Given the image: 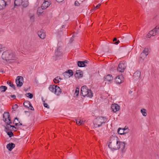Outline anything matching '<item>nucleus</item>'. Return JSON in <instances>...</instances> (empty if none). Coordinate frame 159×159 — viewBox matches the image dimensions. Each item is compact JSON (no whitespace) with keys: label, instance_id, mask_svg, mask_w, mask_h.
<instances>
[{"label":"nucleus","instance_id":"1","mask_svg":"<svg viewBox=\"0 0 159 159\" xmlns=\"http://www.w3.org/2000/svg\"><path fill=\"white\" fill-rule=\"evenodd\" d=\"M119 142L118 138L117 136L112 135L109 138L107 142L108 147L111 150L114 151L119 149Z\"/></svg>","mask_w":159,"mask_h":159},{"label":"nucleus","instance_id":"2","mask_svg":"<svg viewBox=\"0 0 159 159\" xmlns=\"http://www.w3.org/2000/svg\"><path fill=\"white\" fill-rule=\"evenodd\" d=\"M2 57V59L8 62L10 60H14L15 56L13 54L12 51L8 50L3 52Z\"/></svg>","mask_w":159,"mask_h":159},{"label":"nucleus","instance_id":"3","mask_svg":"<svg viewBox=\"0 0 159 159\" xmlns=\"http://www.w3.org/2000/svg\"><path fill=\"white\" fill-rule=\"evenodd\" d=\"M107 119L105 117H100L97 118L94 123V127L97 128L101 126L103 124L105 123L107 120Z\"/></svg>","mask_w":159,"mask_h":159},{"label":"nucleus","instance_id":"4","mask_svg":"<svg viewBox=\"0 0 159 159\" xmlns=\"http://www.w3.org/2000/svg\"><path fill=\"white\" fill-rule=\"evenodd\" d=\"M126 67V65L124 61L120 62L117 67V70L119 72H123Z\"/></svg>","mask_w":159,"mask_h":159},{"label":"nucleus","instance_id":"5","mask_svg":"<svg viewBox=\"0 0 159 159\" xmlns=\"http://www.w3.org/2000/svg\"><path fill=\"white\" fill-rule=\"evenodd\" d=\"M16 83L18 87H21L24 83V80L23 77L18 76L17 77L16 80Z\"/></svg>","mask_w":159,"mask_h":159},{"label":"nucleus","instance_id":"6","mask_svg":"<svg viewBox=\"0 0 159 159\" xmlns=\"http://www.w3.org/2000/svg\"><path fill=\"white\" fill-rule=\"evenodd\" d=\"M89 89L86 86H82L81 89V95L85 97L88 94Z\"/></svg>","mask_w":159,"mask_h":159},{"label":"nucleus","instance_id":"7","mask_svg":"<svg viewBox=\"0 0 159 159\" xmlns=\"http://www.w3.org/2000/svg\"><path fill=\"white\" fill-rule=\"evenodd\" d=\"M73 72L72 70H69L63 73V76L65 78H69L73 75Z\"/></svg>","mask_w":159,"mask_h":159},{"label":"nucleus","instance_id":"8","mask_svg":"<svg viewBox=\"0 0 159 159\" xmlns=\"http://www.w3.org/2000/svg\"><path fill=\"white\" fill-rule=\"evenodd\" d=\"M124 80V78L123 76L118 75L115 78V81L116 83L120 84Z\"/></svg>","mask_w":159,"mask_h":159},{"label":"nucleus","instance_id":"9","mask_svg":"<svg viewBox=\"0 0 159 159\" xmlns=\"http://www.w3.org/2000/svg\"><path fill=\"white\" fill-rule=\"evenodd\" d=\"M141 75V72L139 71H137L135 72L133 75V79L134 80H137L139 79Z\"/></svg>","mask_w":159,"mask_h":159},{"label":"nucleus","instance_id":"10","mask_svg":"<svg viewBox=\"0 0 159 159\" xmlns=\"http://www.w3.org/2000/svg\"><path fill=\"white\" fill-rule=\"evenodd\" d=\"M7 119L9 121H11V119L10 118V115L9 113L8 112H5L3 114V120L5 122L7 121Z\"/></svg>","mask_w":159,"mask_h":159},{"label":"nucleus","instance_id":"11","mask_svg":"<svg viewBox=\"0 0 159 159\" xmlns=\"http://www.w3.org/2000/svg\"><path fill=\"white\" fill-rule=\"evenodd\" d=\"M74 75L76 78L80 79L83 76V72L80 70H77Z\"/></svg>","mask_w":159,"mask_h":159},{"label":"nucleus","instance_id":"12","mask_svg":"<svg viewBox=\"0 0 159 159\" xmlns=\"http://www.w3.org/2000/svg\"><path fill=\"white\" fill-rule=\"evenodd\" d=\"M112 111L115 112L119 111L120 109V106L116 104H113L111 106Z\"/></svg>","mask_w":159,"mask_h":159},{"label":"nucleus","instance_id":"13","mask_svg":"<svg viewBox=\"0 0 159 159\" xmlns=\"http://www.w3.org/2000/svg\"><path fill=\"white\" fill-rule=\"evenodd\" d=\"M51 4V3L50 2L48 1L44 0V1L42 4L41 6L43 9H46Z\"/></svg>","mask_w":159,"mask_h":159},{"label":"nucleus","instance_id":"14","mask_svg":"<svg viewBox=\"0 0 159 159\" xmlns=\"http://www.w3.org/2000/svg\"><path fill=\"white\" fill-rule=\"evenodd\" d=\"M15 146V144L13 143H9L7 145L6 147L9 151H11Z\"/></svg>","mask_w":159,"mask_h":159},{"label":"nucleus","instance_id":"15","mask_svg":"<svg viewBox=\"0 0 159 159\" xmlns=\"http://www.w3.org/2000/svg\"><path fill=\"white\" fill-rule=\"evenodd\" d=\"M118 145L119 146H120V148H121L122 152H124L125 151L124 149L125 148V143L124 142L119 141Z\"/></svg>","mask_w":159,"mask_h":159},{"label":"nucleus","instance_id":"16","mask_svg":"<svg viewBox=\"0 0 159 159\" xmlns=\"http://www.w3.org/2000/svg\"><path fill=\"white\" fill-rule=\"evenodd\" d=\"M38 34L39 37L42 39H44L46 36L45 33L42 30L39 31Z\"/></svg>","mask_w":159,"mask_h":159},{"label":"nucleus","instance_id":"17","mask_svg":"<svg viewBox=\"0 0 159 159\" xmlns=\"http://www.w3.org/2000/svg\"><path fill=\"white\" fill-rule=\"evenodd\" d=\"M55 88L54 93L57 95H59L61 93V89L58 86H56Z\"/></svg>","mask_w":159,"mask_h":159},{"label":"nucleus","instance_id":"18","mask_svg":"<svg viewBox=\"0 0 159 159\" xmlns=\"http://www.w3.org/2000/svg\"><path fill=\"white\" fill-rule=\"evenodd\" d=\"M13 127H14V125H11L7 124L6 126H5V128L7 130H10L11 131L14 130L13 129Z\"/></svg>","mask_w":159,"mask_h":159},{"label":"nucleus","instance_id":"19","mask_svg":"<svg viewBox=\"0 0 159 159\" xmlns=\"http://www.w3.org/2000/svg\"><path fill=\"white\" fill-rule=\"evenodd\" d=\"M6 6V3H5L4 1L0 0V10L3 9Z\"/></svg>","mask_w":159,"mask_h":159},{"label":"nucleus","instance_id":"20","mask_svg":"<svg viewBox=\"0 0 159 159\" xmlns=\"http://www.w3.org/2000/svg\"><path fill=\"white\" fill-rule=\"evenodd\" d=\"M105 80L110 82L113 80V77L111 75L109 74L105 76Z\"/></svg>","mask_w":159,"mask_h":159},{"label":"nucleus","instance_id":"21","mask_svg":"<svg viewBox=\"0 0 159 159\" xmlns=\"http://www.w3.org/2000/svg\"><path fill=\"white\" fill-rule=\"evenodd\" d=\"M43 7H39L38 8V10L37 11V14L38 15H40L43 12Z\"/></svg>","mask_w":159,"mask_h":159},{"label":"nucleus","instance_id":"22","mask_svg":"<svg viewBox=\"0 0 159 159\" xmlns=\"http://www.w3.org/2000/svg\"><path fill=\"white\" fill-rule=\"evenodd\" d=\"M56 86H57V85H55L54 84L53 85H50L49 89V90L52 92L54 93L55 91V88H56Z\"/></svg>","mask_w":159,"mask_h":159},{"label":"nucleus","instance_id":"23","mask_svg":"<svg viewBox=\"0 0 159 159\" xmlns=\"http://www.w3.org/2000/svg\"><path fill=\"white\" fill-rule=\"evenodd\" d=\"M147 55L145 54V53H143L142 52L140 54V57H139V60L141 61H143L144 58L147 56Z\"/></svg>","mask_w":159,"mask_h":159},{"label":"nucleus","instance_id":"24","mask_svg":"<svg viewBox=\"0 0 159 159\" xmlns=\"http://www.w3.org/2000/svg\"><path fill=\"white\" fill-rule=\"evenodd\" d=\"M78 66L80 67L86 66V65L83 61H78L77 62Z\"/></svg>","mask_w":159,"mask_h":159},{"label":"nucleus","instance_id":"25","mask_svg":"<svg viewBox=\"0 0 159 159\" xmlns=\"http://www.w3.org/2000/svg\"><path fill=\"white\" fill-rule=\"evenodd\" d=\"M21 2H22V0H15L14 1L15 6H20V5Z\"/></svg>","mask_w":159,"mask_h":159},{"label":"nucleus","instance_id":"26","mask_svg":"<svg viewBox=\"0 0 159 159\" xmlns=\"http://www.w3.org/2000/svg\"><path fill=\"white\" fill-rule=\"evenodd\" d=\"M21 4L23 7H26L28 5L29 2L27 0H25L22 1Z\"/></svg>","mask_w":159,"mask_h":159},{"label":"nucleus","instance_id":"27","mask_svg":"<svg viewBox=\"0 0 159 159\" xmlns=\"http://www.w3.org/2000/svg\"><path fill=\"white\" fill-rule=\"evenodd\" d=\"M61 80L60 77L57 76L54 79L53 81L55 84H57L60 82Z\"/></svg>","mask_w":159,"mask_h":159},{"label":"nucleus","instance_id":"28","mask_svg":"<svg viewBox=\"0 0 159 159\" xmlns=\"http://www.w3.org/2000/svg\"><path fill=\"white\" fill-rule=\"evenodd\" d=\"M7 84H9L10 86L13 88L14 90H15L16 89V88L15 86L13 84V83H11V81L8 80L7 82Z\"/></svg>","mask_w":159,"mask_h":159},{"label":"nucleus","instance_id":"29","mask_svg":"<svg viewBox=\"0 0 159 159\" xmlns=\"http://www.w3.org/2000/svg\"><path fill=\"white\" fill-rule=\"evenodd\" d=\"M30 104V102L28 101H25L23 103L24 106L26 107V108H29V106Z\"/></svg>","mask_w":159,"mask_h":159},{"label":"nucleus","instance_id":"30","mask_svg":"<svg viewBox=\"0 0 159 159\" xmlns=\"http://www.w3.org/2000/svg\"><path fill=\"white\" fill-rule=\"evenodd\" d=\"M117 132L118 134L121 135L125 134V132L123 129H122V128H119L117 130Z\"/></svg>","mask_w":159,"mask_h":159},{"label":"nucleus","instance_id":"31","mask_svg":"<svg viewBox=\"0 0 159 159\" xmlns=\"http://www.w3.org/2000/svg\"><path fill=\"white\" fill-rule=\"evenodd\" d=\"M7 89V87L5 86H1L0 87V90L2 92H5Z\"/></svg>","mask_w":159,"mask_h":159},{"label":"nucleus","instance_id":"32","mask_svg":"<svg viewBox=\"0 0 159 159\" xmlns=\"http://www.w3.org/2000/svg\"><path fill=\"white\" fill-rule=\"evenodd\" d=\"M62 53L59 50V48L57 49V52H55V54L56 56L59 57L62 55Z\"/></svg>","mask_w":159,"mask_h":159},{"label":"nucleus","instance_id":"33","mask_svg":"<svg viewBox=\"0 0 159 159\" xmlns=\"http://www.w3.org/2000/svg\"><path fill=\"white\" fill-rule=\"evenodd\" d=\"M156 34H157L159 33V26H156L155 28L153 29Z\"/></svg>","mask_w":159,"mask_h":159},{"label":"nucleus","instance_id":"34","mask_svg":"<svg viewBox=\"0 0 159 159\" xmlns=\"http://www.w3.org/2000/svg\"><path fill=\"white\" fill-rule=\"evenodd\" d=\"M88 94H87V96L88 97H89V98H91L93 96V93H92V91L90 89H89V91H88Z\"/></svg>","mask_w":159,"mask_h":159},{"label":"nucleus","instance_id":"35","mask_svg":"<svg viewBox=\"0 0 159 159\" xmlns=\"http://www.w3.org/2000/svg\"><path fill=\"white\" fill-rule=\"evenodd\" d=\"M25 95L27 97L30 99L32 98L33 97V94L30 93H26L25 94Z\"/></svg>","mask_w":159,"mask_h":159},{"label":"nucleus","instance_id":"36","mask_svg":"<svg viewBox=\"0 0 159 159\" xmlns=\"http://www.w3.org/2000/svg\"><path fill=\"white\" fill-rule=\"evenodd\" d=\"M149 34L150 35H151L152 36H154L156 35V34L155 32L154 31H153V30H152L149 32Z\"/></svg>","mask_w":159,"mask_h":159},{"label":"nucleus","instance_id":"37","mask_svg":"<svg viewBox=\"0 0 159 159\" xmlns=\"http://www.w3.org/2000/svg\"><path fill=\"white\" fill-rule=\"evenodd\" d=\"M141 112L142 113L143 116H146L147 115V113L146 112V110L144 108L142 109L141 110Z\"/></svg>","mask_w":159,"mask_h":159},{"label":"nucleus","instance_id":"38","mask_svg":"<svg viewBox=\"0 0 159 159\" xmlns=\"http://www.w3.org/2000/svg\"><path fill=\"white\" fill-rule=\"evenodd\" d=\"M148 48H145L144 50L142 52L145 53L146 55H148Z\"/></svg>","mask_w":159,"mask_h":159},{"label":"nucleus","instance_id":"39","mask_svg":"<svg viewBox=\"0 0 159 159\" xmlns=\"http://www.w3.org/2000/svg\"><path fill=\"white\" fill-rule=\"evenodd\" d=\"M79 88H76V89L75 92V94L76 95V96H77L78 95V94L79 93Z\"/></svg>","mask_w":159,"mask_h":159},{"label":"nucleus","instance_id":"40","mask_svg":"<svg viewBox=\"0 0 159 159\" xmlns=\"http://www.w3.org/2000/svg\"><path fill=\"white\" fill-rule=\"evenodd\" d=\"M7 133V135L9 136V137H11L14 136L13 133L11 131H9Z\"/></svg>","mask_w":159,"mask_h":159},{"label":"nucleus","instance_id":"41","mask_svg":"<svg viewBox=\"0 0 159 159\" xmlns=\"http://www.w3.org/2000/svg\"><path fill=\"white\" fill-rule=\"evenodd\" d=\"M81 120L78 118L76 120V123L77 124H82L83 122H84V121H82V122L81 123Z\"/></svg>","mask_w":159,"mask_h":159},{"label":"nucleus","instance_id":"42","mask_svg":"<svg viewBox=\"0 0 159 159\" xmlns=\"http://www.w3.org/2000/svg\"><path fill=\"white\" fill-rule=\"evenodd\" d=\"M17 105L16 104H15L12 106V109H14V111H15V110H16L17 108Z\"/></svg>","mask_w":159,"mask_h":159},{"label":"nucleus","instance_id":"43","mask_svg":"<svg viewBox=\"0 0 159 159\" xmlns=\"http://www.w3.org/2000/svg\"><path fill=\"white\" fill-rule=\"evenodd\" d=\"M74 4L75 6H78L80 5V4L78 1H76L75 2Z\"/></svg>","mask_w":159,"mask_h":159},{"label":"nucleus","instance_id":"44","mask_svg":"<svg viewBox=\"0 0 159 159\" xmlns=\"http://www.w3.org/2000/svg\"><path fill=\"white\" fill-rule=\"evenodd\" d=\"M44 106L45 107L47 108H49V106L48 105V104L47 103H43Z\"/></svg>","mask_w":159,"mask_h":159},{"label":"nucleus","instance_id":"45","mask_svg":"<svg viewBox=\"0 0 159 159\" xmlns=\"http://www.w3.org/2000/svg\"><path fill=\"white\" fill-rule=\"evenodd\" d=\"M5 123H6V124H8V125H10L11 124H12V122L11 121V120L10 121H9V120H7V121H6L5 122Z\"/></svg>","mask_w":159,"mask_h":159},{"label":"nucleus","instance_id":"46","mask_svg":"<svg viewBox=\"0 0 159 159\" xmlns=\"http://www.w3.org/2000/svg\"><path fill=\"white\" fill-rule=\"evenodd\" d=\"M114 42L113 44L117 45L120 43V41L119 40H117L116 41H115Z\"/></svg>","mask_w":159,"mask_h":159},{"label":"nucleus","instance_id":"47","mask_svg":"<svg viewBox=\"0 0 159 159\" xmlns=\"http://www.w3.org/2000/svg\"><path fill=\"white\" fill-rule=\"evenodd\" d=\"M29 107H30V109H31V110H34V108L33 107V106H32V105H31V103L30 104V106H29ZM29 108H30L29 107Z\"/></svg>","mask_w":159,"mask_h":159},{"label":"nucleus","instance_id":"48","mask_svg":"<svg viewBox=\"0 0 159 159\" xmlns=\"http://www.w3.org/2000/svg\"><path fill=\"white\" fill-rule=\"evenodd\" d=\"M22 124L20 123V122L19 123H15V125L16 126H17V125H22Z\"/></svg>","mask_w":159,"mask_h":159},{"label":"nucleus","instance_id":"49","mask_svg":"<svg viewBox=\"0 0 159 159\" xmlns=\"http://www.w3.org/2000/svg\"><path fill=\"white\" fill-rule=\"evenodd\" d=\"M129 130L128 129V127H127V129H126V130H125V134H126V133H128L129 132Z\"/></svg>","mask_w":159,"mask_h":159},{"label":"nucleus","instance_id":"50","mask_svg":"<svg viewBox=\"0 0 159 159\" xmlns=\"http://www.w3.org/2000/svg\"><path fill=\"white\" fill-rule=\"evenodd\" d=\"M3 1H4L5 2V3L6 4L7 3H10L11 1V0H3Z\"/></svg>","mask_w":159,"mask_h":159},{"label":"nucleus","instance_id":"51","mask_svg":"<svg viewBox=\"0 0 159 159\" xmlns=\"http://www.w3.org/2000/svg\"><path fill=\"white\" fill-rule=\"evenodd\" d=\"M11 98H13V99H15L16 98V96L15 95H11Z\"/></svg>","mask_w":159,"mask_h":159},{"label":"nucleus","instance_id":"52","mask_svg":"<svg viewBox=\"0 0 159 159\" xmlns=\"http://www.w3.org/2000/svg\"><path fill=\"white\" fill-rule=\"evenodd\" d=\"M57 2H62L64 0H56Z\"/></svg>","mask_w":159,"mask_h":159},{"label":"nucleus","instance_id":"53","mask_svg":"<svg viewBox=\"0 0 159 159\" xmlns=\"http://www.w3.org/2000/svg\"><path fill=\"white\" fill-rule=\"evenodd\" d=\"M101 5V4H98L96 7H95V8H98V7H100Z\"/></svg>","mask_w":159,"mask_h":159},{"label":"nucleus","instance_id":"54","mask_svg":"<svg viewBox=\"0 0 159 159\" xmlns=\"http://www.w3.org/2000/svg\"><path fill=\"white\" fill-rule=\"evenodd\" d=\"M83 61L84 62V64H85V63H88V62H89L87 60H85V61Z\"/></svg>","mask_w":159,"mask_h":159},{"label":"nucleus","instance_id":"55","mask_svg":"<svg viewBox=\"0 0 159 159\" xmlns=\"http://www.w3.org/2000/svg\"><path fill=\"white\" fill-rule=\"evenodd\" d=\"M151 35H150L149 34V33L147 34V36H146L147 38H150L151 37Z\"/></svg>","mask_w":159,"mask_h":159},{"label":"nucleus","instance_id":"56","mask_svg":"<svg viewBox=\"0 0 159 159\" xmlns=\"http://www.w3.org/2000/svg\"><path fill=\"white\" fill-rule=\"evenodd\" d=\"M126 126H125V128L123 129H123L124 131V132H125V130H126V129H127V128H126Z\"/></svg>","mask_w":159,"mask_h":159},{"label":"nucleus","instance_id":"57","mask_svg":"<svg viewBox=\"0 0 159 159\" xmlns=\"http://www.w3.org/2000/svg\"><path fill=\"white\" fill-rule=\"evenodd\" d=\"M73 38H71L70 39V41L71 43L72 42V41H73Z\"/></svg>","mask_w":159,"mask_h":159},{"label":"nucleus","instance_id":"58","mask_svg":"<svg viewBox=\"0 0 159 159\" xmlns=\"http://www.w3.org/2000/svg\"><path fill=\"white\" fill-rule=\"evenodd\" d=\"M117 40V39L116 38H114V39H113V42L115 41H116Z\"/></svg>","mask_w":159,"mask_h":159},{"label":"nucleus","instance_id":"59","mask_svg":"<svg viewBox=\"0 0 159 159\" xmlns=\"http://www.w3.org/2000/svg\"><path fill=\"white\" fill-rule=\"evenodd\" d=\"M16 120H18V118H17V117H15V118L14 120H16Z\"/></svg>","mask_w":159,"mask_h":159},{"label":"nucleus","instance_id":"60","mask_svg":"<svg viewBox=\"0 0 159 159\" xmlns=\"http://www.w3.org/2000/svg\"><path fill=\"white\" fill-rule=\"evenodd\" d=\"M16 121L15 120H14L13 121V124H15V123H16Z\"/></svg>","mask_w":159,"mask_h":159},{"label":"nucleus","instance_id":"61","mask_svg":"<svg viewBox=\"0 0 159 159\" xmlns=\"http://www.w3.org/2000/svg\"><path fill=\"white\" fill-rule=\"evenodd\" d=\"M132 92V91H131V90H130V91L129 92V94H130V93H131Z\"/></svg>","mask_w":159,"mask_h":159},{"label":"nucleus","instance_id":"62","mask_svg":"<svg viewBox=\"0 0 159 159\" xmlns=\"http://www.w3.org/2000/svg\"><path fill=\"white\" fill-rule=\"evenodd\" d=\"M13 128H14L15 129H17L15 127V126L14 127H13Z\"/></svg>","mask_w":159,"mask_h":159},{"label":"nucleus","instance_id":"63","mask_svg":"<svg viewBox=\"0 0 159 159\" xmlns=\"http://www.w3.org/2000/svg\"><path fill=\"white\" fill-rule=\"evenodd\" d=\"M33 17V16H31L30 17V19H31V18H32V17Z\"/></svg>","mask_w":159,"mask_h":159},{"label":"nucleus","instance_id":"64","mask_svg":"<svg viewBox=\"0 0 159 159\" xmlns=\"http://www.w3.org/2000/svg\"><path fill=\"white\" fill-rule=\"evenodd\" d=\"M0 72H2H2H3V71H2V70L1 71H0Z\"/></svg>","mask_w":159,"mask_h":159}]
</instances>
